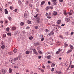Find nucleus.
<instances>
[{
	"label": "nucleus",
	"instance_id": "f257e3e1",
	"mask_svg": "<svg viewBox=\"0 0 74 74\" xmlns=\"http://www.w3.org/2000/svg\"><path fill=\"white\" fill-rule=\"evenodd\" d=\"M7 72V69H2L1 70V74H4Z\"/></svg>",
	"mask_w": 74,
	"mask_h": 74
},
{
	"label": "nucleus",
	"instance_id": "f03ea898",
	"mask_svg": "<svg viewBox=\"0 0 74 74\" xmlns=\"http://www.w3.org/2000/svg\"><path fill=\"white\" fill-rule=\"evenodd\" d=\"M62 49H59L58 51H57L56 52V54H59L60 52H62Z\"/></svg>",
	"mask_w": 74,
	"mask_h": 74
},
{
	"label": "nucleus",
	"instance_id": "7ed1b4c3",
	"mask_svg": "<svg viewBox=\"0 0 74 74\" xmlns=\"http://www.w3.org/2000/svg\"><path fill=\"white\" fill-rule=\"evenodd\" d=\"M40 22V18L39 17H37L36 18V22L37 23H39Z\"/></svg>",
	"mask_w": 74,
	"mask_h": 74
},
{
	"label": "nucleus",
	"instance_id": "20e7f679",
	"mask_svg": "<svg viewBox=\"0 0 74 74\" xmlns=\"http://www.w3.org/2000/svg\"><path fill=\"white\" fill-rule=\"evenodd\" d=\"M33 51L35 55H38V53L37 52V51H36V50L35 49H34L33 50Z\"/></svg>",
	"mask_w": 74,
	"mask_h": 74
},
{
	"label": "nucleus",
	"instance_id": "39448f33",
	"mask_svg": "<svg viewBox=\"0 0 74 74\" xmlns=\"http://www.w3.org/2000/svg\"><path fill=\"white\" fill-rule=\"evenodd\" d=\"M54 34V32L53 31H52L50 33H49L48 35L50 36H52V35H53Z\"/></svg>",
	"mask_w": 74,
	"mask_h": 74
},
{
	"label": "nucleus",
	"instance_id": "423d86ee",
	"mask_svg": "<svg viewBox=\"0 0 74 74\" xmlns=\"http://www.w3.org/2000/svg\"><path fill=\"white\" fill-rule=\"evenodd\" d=\"M46 58L47 59H49V60H50V59H51V58H52L51 57V55H49L47 56Z\"/></svg>",
	"mask_w": 74,
	"mask_h": 74
},
{
	"label": "nucleus",
	"instance_id": "0eeeda50",
	"mask_svg": "<svg viewBox=\"0 0 74 74\" xmlns=\"http://www.w3.org/2000/svg\"><path fill=\"white\" fill-rule=\"evenodd\" d=\"M11 63H12L13 64H15V63H16V61L14 60L13 61H12V60H11Z\"/></svg>",
	"mask_w": 74,
	"mask_h": 74
},
{
	"label": "nucleus",
	"instance_id": "6e6552de",
	"mask_svg": "<svg viewBox=\"0 0 74 74\" xmlns=\"http://www.w3.org/2000/svg\"><path fill=\"white\" fill-rule=\"evenodd\" d=\"M53 15H54V16H56L57 15V12L55 11L53 12Z\"/></svg>",
	"mask_w": 74,
	"mask_h": 74
},
{
	"label": "nucleus",
	"instance_id": "1a4fd4ad",
	"mask_svg": "<svg viewBox=\"0 0 74 74\" xmlns=\"http://www.w3.org/2000/svg\"><path fill=\"white\" fill-rule=\"evenodd\" d=\"M19 58H20V56H18L17 58H15L14 59V60H17L19 59Z\"/></svg>",
	"mask_w": 74,
	"mask_h": 74
},
{
	"label": "nucleus",
	"instance_id": "9d476101",
	"mask_svg": "<svg viewBox=\"0 0 74 74\" xmlns=\"http://www.w3.org/2000/svg\"><path fill=\"white\" fill-rule=\"evenodd\" d=\"M18 4H19V5H21V4H22V2L20 0L18 1Z\"/></svg>",
	"mask_w": 74,
	"mask_h": 74
},
{
	"label": "nucleus",
	"instance_id": "9b49d317",
	"mask_svg": "<svg viewBox=\"0 0 74 74\" xmlns=\"http://www.w3.org/2000/svg\"><path fill=\"white\" fill-rule=\"evenodd\" d=\"M8 12L7 11V10L6 9H5V14H8Z\"/></svg>",
	"mask_w": 74,
	"mask_h": 74
},
{
	"label": "nucleus",
	"instance_id": "f8f14e48",
	"mask_svg": "<svg viewBox=\"0 0 74 74\" xmlns=\"http://www.w3.org/2000/svg\"><path fill=\"white\" fill-rule=\"evenodd\" d=\"M39 44L40 43L38 42L34 43V45H35V46H37V45H39Z\"/></svg>",
	"mask_w": 74,
	"mask_h": 74
},
{
	"label": "nucleus",
	"instance_id": "ddd939ff",
	"mask_svg": "<svg viewBox=\"0 0 74 74\" xmlns=\"http://www.w3.org/2000/svg\"><path fill=\"white\" fill-rule=\"evenodd\" d=\"M65 21L68 22H69L70 21V19L69 18H65Z\"/></svg>",
	"mask_w": 74,
	"mask_h": 74
},
{
	"label": "nucleus",
	"instance_id": "4468645a",
	"mask_svg": "<svg viewBox=\"0 0 74 74\" xmlns=\"http://www.w3.org/2000/svg\"><path fill=\"white\" fill-rule=\"evenodd\" d=\"M57 24L59 25L61 23V20H59L58 21H57Z\"/></svg>",
	"mask_w": 74,
	"mask_h": 74
},
{
	"label": "nucleus",
	"instance_id": "2eb2a0df",
	"mask_svg": "<svg viewBox=\"0 0 74 74\" xmlns=\"http://www.w3.org/2000/svg\"><path fill=\"white\" fill-rule=\"evenodd\" d=\"M38 53H40V55H42V52L41 51H40V50H38Z\"/></svg>",
	"mask_w": 74,
	"mask_h": 74
},
{
	"label": "nucleus",
	"instance_id": "dca6fc26",
	"mask_svg": "<svg viewBox=\"0 0 74 74\" xmlns=\"http://www.w3.org/2000/svg\"><path fill=\"white\" fill-rule=\"evenodd\" d=\"M70 48H71V49H74V47H73V46L71 45H70Z\"/></svg>",
	"mask_w": 74,
	"mask_h": 74
},
{
	"label": "nucleus",
	"instance_id": "f3484780",
	"mask_svg": "<svg viewBox=\"0 0 74 74\" xmlns=\"http://www.w3.org/2000/svg\"><path fill=\"white\" fill-rule=\"evenodd\" d=\"M17 49H14L13 50V52L14 53H16V52H17Z\"/></svg>",
	"mask_w": 74,
	"mask_h": 74
},
{
	"label": "nucleus",
	"instance_id": "a211bd4d",
	"mask_svg": "<svg viewBox=\"0 0 74 74\" xmlns=\"http://www.w3.org/2000/svg\"><path fill=\"white\" fill-rule=\"evenodd\" d=\"M56 43L57 45H60V42H57Z\"/></svg>",
	"mask_w": 74,
	"mask_h": 74
},
{
	"label": "nucleus",
	"instance_id": "6ab92c4d",
	"mask_svg": "<svg viewBox=\"0 0 74 74\" xmlns=\"http://www.w3.org/2000/svg\"><path fill=\"white\" fill-rule=\"evenodd\" d=\"M64 14L65 15H67V13L66 12V11L65 10H64Z\"/></svg>",
	"mask_w": 74,
	"mask_h": 74
},
{
	"label": "nucleus",
	"instance_id": "aec40b11",
	"mask_svg": "<svg viewBox=\"0 0 74 74\" xmlns=\"http://www.w3.org/2000/svg\"><path fill=\"white\" fill-rule=\"evenodd\" d=\"M58 37L60 38H63V36L62 35H59Z\"/></svg>",
	"mask_w": 74,
	"mask_h": 74
},
{
	"label": "nucleus",
	"instance_id": "412c9836",
	"mask_svg": "<svg viewBox=\"0 0 74 74\" xmlns=\"http://www.w3.org/2000/svg\"><path fill=\"white\" fill-rule=\"evenodd\" d=\"M9 73L11 74L12 73V69L11 68H9Z\"/></svg>",
	"mask_w": 74,
	"mask_h": 74
},
{
	"label": "nucleus",
	"instance_id": "4be33fe9",
	"mask_svg": "<svg viewBox=\"0 0 74 74\" xmlns=\"http://www.w3.org/2000/svg\"><path fill=\"white\" fill-rule=\"evenodd\" d=\"M9 30H10V28L7 27L6 29V32H8Z\"/></svg>",
	"mask_w": 74,
	"mask_h": 74
},
{
	"label": "nucleus",
	"instance_id": "5701e85b",
	"mask_svg": "<svg viewBox=\"0 0 74 74\" xmlns=\"http://www.w3.org/2000/svg\"><path fill=\"white\" fill-rule=\"evenodd\" d=\"M20 25L21 26H23L24 25V23H23V22H22L20 23Z\"/></svg>",
	"mask_w": 74,
	"mask_h": 74
},
{
	"label": "nucleus",
	"instance_id": "b1692460",
	"mask_svg": "<svg viewBox=\"0 0 74 74\" xmlns=\"http://www.w3.org/2000/svg\"><path fill=\"white\" fill-rule=\"evenodd\" d=\"M7 34L8 36H11V33H8Z\"/></svg>",
	"mask_w": 74,
	"mask_h": 74
},
{
	"label": "nucleus",
	"instance_id": "393cba45",
	"mask_svg": "<svg viewBox=\"0 0 74 74\" xmlns=\"http://www.w3.org/2000/svg\"><path fill=\"white\" fill-rule=\"evenodd\" d=\"M16 29V27H12V30H15Z\"/></svg>",
	"mask_w": 74,
	"mask_h": 74
},
{
	"label": "nucleus",
	"instance_id": "a878e982",
	"mask_svg": "<svg viewBox=\"0 0 74 74\" xmlns=\"http://www.w3.org/2000/svg\"><path fill=\"white\" fill-rule=\"evenodd\" d=\"M5 46L3 45L1 46V48H2V49H4L5 48Z\"/></svg>",
	"mask_w": 74,
	"mask_h": 74
},
{
	"label": "nucleus",
	"instance_id": "bb28decb",
	"mask_svg": "<svg viewBox=\"0 0 74 74\" xmlns=\"http://www.w3.org/2000/svg\"><path fill=\"white\" fill-rule=\"evenodd\" d=\"M64 47H67V46H68V44L66 43H64Z\"/></svg>",
	"mask_w": 74,
	"mask_h": 74
},
{
	"label": "nucleus",
	"instance_id": "cd10ccee",
	"mask_svg": "<svg viewBox=\"0 0 74 74\" xmlns=\"http://www.w3.org/2000/svg\"><path fill=\"white\" fill-rule=\"evenodd\" d=\"M29 40H33V37L31 36V37H29Z\"/></svg>",
	"mask_w": 74,
	"mask_h": 74
},
{
	"label": "nucleus",
	"instance_id": "c85d7f7f",
	"mask_svg": "<svg viewBox=\"0 0 74 74\" xmlns=\"http://www.w3.org/2000/svg\"><path fill=\"white\" fill-rule=\"evenodd\" d=\"M45 3V2L44 1H42L41 3V5H43V4H44Z\"/></svg>",
	"mask_w": 74,
	"mask_h": 74
},
{
	"label": "nucleus",
	"instance_id": "c756f323",
	"mask_svg": "<svg viewBox=\"0 0 74 74\" xmlns=\"http://www.w3.org/2000/svg\"><path fill=\"white\" fill-rule=\"evenodd\" d=\"M8 54H9V55H11V54H12V52H8Z\"/></svg>",
	"mask_w": 74,
	"mask_h": 74
},
{
	"label": "nucleus",
	"instance_id": "7c9ffc66",
	"mask_svg": "<svg viewBox=\"0 0 74 74\" xmlns=\"http://www.w3.org/2000/svg\"><path fill=\"white\" fill-rule=\"evenodd\" d=\"M8 19H9V21H11V19H12V18L9 16L8 17Z\"/></svg>",
	"mask_w": 74,
	"mask_h": 74
},
{
	"label": "nucleus",
	"instance_id": "2f4dec72",
	"mask_svg": "<svg viewBox=\"0 0 74 74\" xmlns=\"http://www.w3.org/2000/svg\"><path fill=\"white\" fill-rule=\"evenodd\" d=\"M71 51H72V50L70 49L68 51L67 53H70V52H71Z\"/></svg>",
	"mask_w": 74,
	"mask_h": 74
},
{
	"label": "nucleus",
	"instance_id": "473e14b6",
	"mask_svg": "<svg viewBox=\"0 0 74 74\" xmlns=\"http://www.w3.org/2000/svg\"><path fill=\"white\" fill-rule=\"evenodd\" d=\"M54 70H55V69H54L53 68H52L51 71L53 72V71H54Z\"/></svg>",
	"mask_w": 74,
	"mask_h": 74
},
{
	"label": "nucleus",
	"instance_id": "72a5a7b5",
	"mask_svg": "<svg viewBox=\"0 0 74 74\" xmlns=\"http://www.w3.org/2000/svg\"><path fill=\"white\" fill-rule=\"evenodd\" d=\"M26 54H29V51H26Z\"/></svg>",
	"mask_w": 74,
	"mask_h": 74
},
{
	"label": "nucleus",
	"instance_id": "f704fd0d",
	"mask_svg": "<svg viewBox=\"0 0 74 74\" xmlns=\"http://www.w3.org/2000/svg\"><path fill=\"white\" fill-rule=\"evenodd\" d=\"M10 10H13V9H14V8H13V7L10 6Z\"/></svg>",
	"mask_w": 74,
	"mask_h": 74
},
{
	"label": "nucleus",
	"instance_id": "c9c22d12",
	"mask_svg": "<svg viewBox=\"0 0 74 74\" xmlns=\"http://www.w3.org/2000/svg\"><path fill=\"white\" fill-rule=\"evenodd\" d=\"M27 23L28 24H31V21H27Z\"/></svg>",
	"mask_w": 74,
	"mask_h": 74
},
{
	"label": "nucleus",
	"instance_id": "e433bc0d",
	"mask_svg": "<svg viewBox=\"0 0 74 74\" xmlns=\"http://www.w3.org/2000/svg\"><path fill=\"white\" fill-rule=\"evenodd\" d=\"M50 9L51 10H53V8L52 6H50Z\"/></svg>",
	"mask_w": 74,
	"mask_h": 74
},
{
	"label": "nucleus",
	"instance_id": "4c0bfd02",
	"mask_svg": "<svg viewBox=\"0 0 74 74\" xmlns=\"http://www.w3.org/2000/svg\"><path fill=\"white\" fill-rule=\"evenodd\" d=\"M26 29H30V27L29 26H27L26 27Z\"/></svg>",
	"mask_w": 74,
	"mask_h": 74
},
{
	"label": "nucleus",
	"instance_id": "58836bf2",
	"mask_svg": "<svg viewBox=\"0 0 74 74\" xmlns=\"http://www.w3.org/2000/svg\"><path fill=\"white\" fill-rule=\"evenodd\" d=\"M52 1L53 3H55L56 1V0H52Z\"/></svg>",
	"mask_w": 74,
	"mask_h": 74
},
{
	"label": "nucleus",
	"instance_id": "ea45409f",
	"mask_svg": "<svg viewBox=\"0 0 74 74\" xmlns=\"http://www.w3.org/2000/svg\"><path fill=\"white\" fill-rule=\"evenodd\" d=\"M24 17L25 18H26V16H27V14H26V13H25L24 14Z\"/></svg>",
	"mask_w": 74,
	"mask_h": 74
},
{
	"label": "nucleus",
	"instance_id": "a19ab883",
	"mask_svg": "<svg viewBox=\"0 0 74 74\" xmlns=\"http://www.w3.org/2000/svg\"><path fill=\"white\" fill-rule=\"evenodd\" d=\"M8 22V21H7V20H5V23H7Z\"/></svg>",
	"mask_w": 74,
	"mask_h": 74
},
{
	"label": "nucleus",
	"instance_id": "79ce46f5",
	"mask_svg": "<svg viewBox=\"0 0 74 74\" xmlns=\"http://www.w3.org/2000/svg\"><path fill=\"white\" fill-rule=\"evenodd\" d=\"M44 38H42L41 40V41H44Z\"/></svg>",
	"mask_w": 74,
	"mask_h": 74
},
{
	"label": "nucleus",
	"instance_id": "37998d69",
	"mask_svg": "<svg viewBox=\"0 0 74 74\" xmlns=\"http://www.w3.org/2000/svg\"><path fill=\"white\" fill-rule=\"evenodd\" d=\"M70 65H69V67L67 69L66 71H68L69 70V69H70Z\"/></svg>",
	"mask_w": 74,
	"mask_h": 74
},
{
	"label": "nucleus",
	"instance_id": "c03bdc74",
	"mask_svg": "<svg viewBox=\"0 0 74 74\" xmlns=\"http://www.w3.org/2000/svg\"><path fill=\"white\" fill-rule=\"evenodd\" d=\"M74 65H72L71 66V68H74Z\"/></svg>",
	"mask_w": 74,
	"mask_h": 74
},
{
	"label": "nucleus",
	"instance_id": "a18cd8bd",
	"mask_svg": "<svg viewBox=\"0 0 74 74\" xmlns=\"http://www.w3.org/2000/svg\"><path fill=\"white\" fill-rule=\"evenodd\" d=\"M70 12H71V13H73V10H70Z\"/></svg>",
	"mask_w": 74,
	"mask_h": 74
},
{
	"label": "nucleus",
	"instance_id": "49530a36",
	"mask_svg": "<svg viewBox=\"0 0 74 74\" xmlns=\"http://www.w3.org/2000/svg\"><path fill=\"white\" fill-rule=\"evenodd\" d=\"M29 5L30 6V7H33V5L32 4H29Z\"/></svg>",
	"mask_w": 74,
	"mask_h": 74
},
{
	"label": "nucleus",
	"instance_id": "de8ad7c7",
	"mask_svg": "<svg viewBox=\"0 0 74 74\" xmlns=\"http://www.w3.org/2000/svg\"><path fill=\"white\" fill-rule=\"evenodd\" d=\"M6 37V34H3V37Z\"/></svg>",
	"mask_w": 74,
	"mask_h": 74
},
{
	"label": "nucleus",
	"instance_id": "09e8293b",
	"mask_svg": "<svg viewBox=\"0 0 74 74\" xmlns=\"http://www.w3.org/2000/svg\"><path fill=\"white\" fill-rule=\"evenodd\" d=\"M1 45H4V42L3 41L1 42Z\"/></svg>",
	"mask_w": 74,
	"mask_h": 74
},
{
	"label": "nucleus",
	"instance_id": "8fccbe9b",
	"mask_svg": "<svg viewBox=\"0 0 74 74\" xmlns=\"http://www.w3.org/2000/svg\"><path fill=\"white\" fill-rule=\"evenodd\" d=\"M69 15H72V13L70 12L69 13Z\"/></svg>",
	"mask_w": 74,
	"mask_h": 74
},
{
	"label": "nucleus",
	"instance_id": "3c124183",
	"mask_svg": "<svg viewBox=\"0 0 74 74\" xmlns=\"http://www.w3.org/2000/svg\"><path fill=\"white\" fill-rule=\"evenodd\" d=\"M47 18H48V19H51V17L47 16Z\"/></svg>",
	"mask_w": 74,
	"mask_h": 74
},
{
	"label": "nucleus",
	"instance_id": "603ef678",
	"mask_svg": "<svg viewBox=\"0 0 74 74\" xmlns=\"http://www.w3.org/2000/svg\"><path fill=\"white\" fill-rule=\"evenodd\" d=\"M73 34H74V32H71V36H72Z\"/></svg>",
	"mask_w": 74,
	"mask_h": 74
},
{
	"label": "nucleus",
	"instance_id": "864d4df0",
	"mask_svg": "<svg viewBox=\"0 0 74 74\" xmlns=\"http://www.w3.org/2000/svg\"><path fill=\"white\" fill-rule=\"evenodd\" d=\"M38 28V27L37 26H36L35 27V29H37Z\"/></svg>",
	"mask_w": 74,
	"mask_h": 74
},
{
	"label": "nucleus",
	"instance_id": "5fc2aeb1",
	"mask_svg": "<svg viewBox=\"0 0 74 74\" xmlns=\"http://www.w3.org/2000/svg\"><path fill=\"white\" fill-rule=\"evenodd\" d=\"M38 58L39 59H41V58H42V57L41 56H38Z\"/></svg>",
	"mask_w": 74,
	"mask_h": 74
},
{
	"label": "nucleus",
	"instance_id": "6e6d98bb",
	"mask_svg": "<svg viewBox=\"0 0 74 74\" xmlns=\"http://www.w3.org/2000/svg\"><path fill=\"white\" fill-rule=\"evenodd\" d=\"M41 71H42V73H44V71L43 69H41Z\"/></svg>",
	"mask_w": 74,
	"mask_h": 74
},
{
	"label": "nucleus",
	"instance_id": "4d7b16f0",
	"mask_svg": "<svg viewBox=\"0 0 74 74\" xmlns=\"http://www.w3.org/2000/svg\"><path fill=\"white\" fill-rule=\"evenodd\" d=\"M26 4H28V1H26L25 2Z\"/></svg>",
	"mask_w": 74,
	"mask_h": 74
},
{
	"label": "nucleus",
	"instance_id": "13d9d810",
	"mask_svg": "<svg viewBox=\"0 0 74 74\" xmlns=\"http://www.w3.org/2000/svg\"><path fill=\"white\" fill-rule=\"evenodd\" d=\"M62 73L61 71H58V74H62Z\"/></svg>",
	"mask_w": 74,
	"mask_h": 74
},
{
	"label": "nucleus",
	"instance_id": "bf43d9fd",
	"mask_svg": "<svg viewBox=\"0 0 74 74\" xmlns=\"http://www.w3.org/2000/svg\"><path fill=\"white\" fill-rule=\"evenodd\" d=\"M47 55H49H49H50L51 54V53L49 52H48L47 53Z\"/></svg>",
	"mask_w": 74,
	"mask_h": 74
},
{
	"label": "nucleus",
	"instance_id": "052dcab7",
	"mask_svg": "<svg viewBox=\"0 0 74 74\" xmlns=\"http://www.w3.org/2000/svg\"><path fill=\"white\" fill-rule=\"evenodd\" d=\"M45 66L44 65L42 66V69H45Z\"/></svg>",
	"mask_w": 74,
	"mask_h": 74
},
{
	"label": "nucleus",
	"instance_id": "680f3d73",
	"mask_svg": "<svg viewBox=\"0 0 74 74\" xmlns=\"http://www.w3.org/2000/svg\"><path fill=\"white\" fill-rule=\"evenodd\" d=\"M17 11H18V9H16L15 10H14V11H15V12H17Z\"/></svg>",
	"mask_w": 74,
	"mask_h": 74
},
{
	"label": "nucleus",
	"instance_id": "e2e57ef3",
	"mask_svg": "<svg viewBox=\"0 0 74 74\" xmlns=\"http://www.w3.org/2000/svg\"><path fill=\"white\" fill-rule=\"evenodd\" d=\"M46 32H49V30H48L47 29H46Z\"/></svg>",
	"mask_w": 74,
	"mask_h": 74
},
{
	"label": "nucleus",
	"instance_id": "0e129e2a",
	"mask_svg": "<svg viewBox=\"0 0 74 74\" xmlns=\"http://www.w3.org/2000/svg\"><path fill=\"white\" fill-rule=\"evenodd\" d=\"M0 23H3V21H0Z\"/></svg>",
	"mask_w": 74,
	"mask_h": 74
},
{
	"label": "nucleus",
	"instance_id": "69168bd1",
	"mask_svg": "<svg viewBox=\"0 0 74 74\" xmlns=\"http://www.w3.org/2000/svg\"><path fill=\"white\" fill-rule=\"evenodd\" d=\"M42 36V38H44V35L43 34V35H41Z\"/></svg>",
	"mask_w": 74,
	"mask_h": 74
},
{
	"label": "nucleus",
	"instance_id": "338daca9",
	"mask_svg": "<svg viewBox=\"0 0 74 74\" xmlns=\"http://www.w3.org/2000/svg\"><path fill=\"white\" fill-rule=\"evenodd\" d=\"M52 66H54H54H55V64H52Z\"/></svg>",
	"mask_w": 74,
	"mask_h": 74
},
{
	"label": "nucleus",
	"instance_id": "774afa93",
	"mask_svg": "<svg viewBox=\"0 0 74 74\" xmlns=\"http://www.w3.org/2000/svg\"><path fill=\"white\" fill-rule=\"evenodd\" d=\"M65 25V24H62L61 25V26H64Z\"/></svg>",
	"mask_w": 74,
	"mask_h": 74
}]
</instances>
